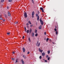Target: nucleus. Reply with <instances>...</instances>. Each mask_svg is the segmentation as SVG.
Here are the masks:
<instances>
[{
  "mask_svg": "<svg viewBox=\"0 0 64 64\" xmlns=\"http://www.w3.org/2000/svg\"><path fill=\"white\" fill-rule=\"evenodd\" d=\"M24 18H27L28 16L27 15V13L26 12H24Z\"/></svg>",
  "mask_w": 64,
  "mask_h": 64,
  "instance_id": "f257e3e1",
  "label": "nucleus"
},
{
  "mask_svg": "<svg viewBox=\"0 0 64 64\" xmlns=\"http://www.w3.org/2000/svg\"><path fill=\"white\" fill-rule=\"evenodd\" d=\"M40 22L41 25H43V22L41 20V18H40Z\"/></svg>",
  "mask_w": 64,
  "mask_h": 64,
  "instance_id": "f03ea898",
  "label": "nucleus"
},
{
  "mask_svg": "<svg viewBox=\"0 0 64 64\" xmlns=\"http://www.w3.org/2000/svg\"><path fill=\"white\" fill-rule=\"evenodd\" d=\"M40 9L42 10V12H44V9L43 8H40Z\"/></svg>",
  "mask_w": 64,
  "mask_h": 64,
  "instance_id": "7ed1b4c3",
  "label": "nucleus"
},
{
  "mask_svg": "<svg viewBox=\"0 0 64 64\" xmlns=\"http://www.w3.org/2000/svg\"><path fill=\"white\" fill-rule=\"evenodd\" d=\"M8 14L9 16H11V14H10V13L8 11Z\"/></svg>",
  "mask_w": 64,
  "mask_h": 64,
  "instance_id": "20e7f679",
  "label": "nucleus"
},
{
  "mask_svg": "<svg viewBox=\"0 0 64 64\" xmlns=\"http://www.w3.org/2000/svg\"><path fill=\"white\" fill-rule=\"evenodd\" d=\"M21 61L22 62V64H24V61L23 60V59H22L21 60Z\"/></svg>",
  "mask_w": 64,
  "mask_h": 64,
  "instance_id": "39448f33",
  "label": "nucleus"
},
{
  "mask_svg": "<svg viewBox=\"0 0 64 64\" xmlns=\"http://www.w3.org/2000/svg\"><path fill=\"white\" fill-rule=\"evenodd\" d=\"M22 50H23V52H25V49L24 47L22 48Z\"/></svg>",
  "mask_w": 64,
  "mask_h": 64,
  "instance_id": "423d86ee",
  "label": "nucleus"
},
{
  "mask_svg": "<svg viewBox=\"0 0 64 64\" xmlns=\"http://www.w3.org/2000/svg\"><path fill=\"white\" fill-rule=\"evenodd\" d=\"M39 50L40 52H42V51H43V50H41V49H40V48H39Z\"/></svg>",
  "mask_w": 64,
  "mask_h": 64,
  "instance_id": "0eeeda50",
  "label": "nucleus"
},
{
  "mask_svg": "<svg viewBox=\"0 0 64 64\" xmlns=\"http://www.w3.org/2000/svg\"><path fill=\"white\" fill-rule=\"evenodd\" d=\"M41 28H42V26L41 25L39 27V29H41Z\"/></svg>",
  "mask_w": 64,
  "mask_h": 64,
  "instance_id": "6e6552de",
  "label": "nucleus"
},
{
  "mask_svg": "<svg viewBox=\"0 0 64 64\" xmlns=\"http://www.w3.org/2000/svg\"><path fill=\"white\" fill-rule=\"evenodd\" d=\"M34 15V12L33 11L32 13V15Z\"/></svg>",
  "mask_w": 64,
  "mask_h": 64,
  "instance_id": "1a4fd4ad",
  "label": "nucleus"
},
{
  "mask_svg": "<svg viewBox=\"0 0 64 64\" xmlns=\"http://www.w3.org/2000/svg\"><path fill=\"white\" fill-rule=\"evenodd\" d=\"M32 36L33 37H34V32H33L32 33Z\"/></svg>",
  "mask_w": 64,
  "mask_h": 64,
  "instance_id": "9d476101",
  "label": "nucleus"
},
{
  "mask_svg": "<svg viewBox=\"0 0 64 64\" xmlns=\"http://www.w3.org/2000/svg\"><path fill=\"white\" fill-rule=\"evenodd\" d=\"M31 1L32 3L33 4H34V0H31Z\"/></svg>",
  "mask_w": 64,
  "mask_h": 64,
  "instance_id": "9b49d317",
  "label": "nucleus"
},
{
  "mask_svg": "<svg viewBox=\"0 0 64 64\" xmlns=\"http://www.w3.org/2000/svg\"><path fill=\"white\" fill-rule=\"evenodd\" d=\"M45 55V54L44 53V52H43L42 53V56H44Z\"/></svg>",
  "mask_w": 64,
  "mask_h": 64,
  "instance_id": "f8f14e48",
  "label": "nucleus"
},
{
  "mask_svg": "<svg viewBox=\"0 0 64 64\" xmlns=\"http://www.w3.org/2000/svg\"><path fill=\"white\" fill-rule=\"evenodd\" d=\"M23 57L24 58V59H26V56H23Z\"/></svg>",
  "mask_w": 64,
  "mask_h": 64,
  "instance_id": "ddd939ff",
  "label": "nucleus"
},
{
  "mask_svg": "<svg viewBox=\"0 0 64 64\" xmlns=\"http://www.w3.org/2000/svg\"><path fill=\"white\" fill-rule=\"evenodd\" d=\"M32 32V29H30L29 31V32L30 33H31Z\"/></svg>",
  "mask_w": 64,
  "mask_h": 64,
  "instance_id": "4468645a",
  "label": "nucleus"
},
{
  "mask_svg": "<svg viewBox=\"0 0 64 64\" xmlns=\"http://www.w3.org/2000/svg\"><path fill=\"white\" fill-rule=\"evenodd\" d=\"M39 16H38V17L37 18V20L38 21H39Z\"/></svg>",
  "mask_w": 64,
  "mask_h": 64,
  "instance_id": "2eb2a0df",
  "label": "nucleus"
},
{
  "mask_svg": "<svg viewBox=\"0 0 64 64\" xmlns=\"http://www.w3.org/2000/svg\"><path fill=\"white\" fill-rule=\"evenodd\" d=\"M40 43H39L38 45V47H39V46H40Z\"/></svg>",
  "mask_w": 64,
  "mask_h": 64,
  "instance_id": "dca6fc26",
  "label": "nucleus"
},
{
  "mask_svg": "<svg viewBox=\"0 0 64 64\" xmlns=\"http://www.w3.org/2000/svg\"><path fill=\"white\" fill-rule=\"evenodd\" d=\"M48 54H50V51H48Z\"/></svg>",
  "mask_w": 64,
  "mask_h": 64,
  "instance_id": "f3484780",
  "label": "nucleus"
},
{
  "mask_svg": "<svg viewBox=\"0 0 64 64\" xmlns=\"http://www.w3.org/2000/svg\"><path fill=\"white\" fill-rule=\"evenodd\" d=\"M28 22V23H29V24H31V22L30 21H29Z\"/></svg>",
  "mask_w": 64,
  "mask_h": 64,
  "instance_id": "a211bd4d",
  "label": "nucleus"
},
{
  "mask_svg": "<svg viewBox=\"0 0 64 64\" xmlns=\"http://www.w3.org/2000/svg\"><path fill=\"white\" fill-rule=\"evenodd\" d=\"M48 40H49V38H47L46 39V42H48Z\"/></svg>",
  "mask_w": 64,
  "mask_h": 64,
  "instance_id": "6ab92c4d",
  "label": "nucleus"
},
{
  "mask_svg": "<svg viewBox=\"0 0 64 64\" xmlns=\"http://www.w3.org/2000/svg\"><path fill=\"white\" fill-rule=\"evenodd\" d=\"M29 32V30H28L27 31V33H28Z\"/></svg>",
  "mask_w": 64,
  "mask_h": 64,
  "instance_id": "aec40b11",
  "label": "nucleus"
},
{
  "mask_svg": "<svg viewBox=\"0 0 64 64\" xmlns=\"http://www.w3.org/2000/svg\"><path fill=\"white\" fill-rule=\"evenodd\" d=\"M8 1L10 2H12V0H9Z\"/></svg>",
  "mask_w": 64,
  "mask_h": 64,
  "instance_id": "412c9836",
  "label": "nucleus"
},
{
  "mask_svg": "<svg viewBox=\"0 0 64 64\" xmlns=\"http://www.w3.org/2000/svg\"><path fill=\"white\" fill-rule=\"evenodd\" d=\"M38 43H39V42L38 41V42H37V44H36V46H37V45H38Z\"/></svg>",
  "mask_w": 64,
  "mask_h": 64,
  "instance_id": "4be33fe9",
  "label": "nucleus"
},
{
  "mask_svg": "<svg viewBox=\"0 0 64 64\" xmlns=\"http://www.w3.org/2000/svg\"><path fill=\"white\" fill-rule=\"evenodd\" d=\"M54 30L55 31H57V29L56 28H54Z\"/></svg>",
  "mask_w": 64,
  "mask_h": 64,
  "instance_id": "5701e85b",
  "label": "nucleus"
},
{
  "mask_svg": "<svg viewBox=\"0 0 64 64\" xmlns=\"http://www.w3.org/2000/svg\"><path fill=\"white\" fill-rule=\"evenodd\" d=\"M35 32L36 33L37 32V30H35Z\"/></svg>",
  "mask_w": 64,
  "mask_h": 64,
  "instance_id": "b1692460",
  "label": "nucleus"
},
{
  "mask_svg": "<svg viewBox=\"0 0 64 64\" xmlns=\"http://www.w3.org/2000/svg\"><path fill=\"white\" fill-rule=\"evenodd\" d=\"M5 17V18H7V15L6 14H5L4 15Z\"/></svg>",
  "mask_w": 64,
  "mask_h": 64,
  "instance_id": "393cba45",
  "label": "nucleus"
},
{
  "mask_svg": "<svg viewBox=\"0 0 64 64\" xmlns=\"http://www.w3.org/2000/svg\"><path fill=\"white\" fill-rule=\"evenodd\" d=\"M42 58V56H40V59H41Z\"/></svg>",
  "mask_w": 64,
  "mask_h": 64,
  "instance_id": "a878e982",
  "label": "nucleus"
},
{
  "mask_svg": "<svg viewBox=\"0 0 64 64\" xmlns=\"http://www.w3.org/2000/svg\"><path fill=\"white\" fill-rule=\"evenodd\" d=\"M36 16H37H37H38V14H36Z\"/></svg>",
  "mask_w": 64,
  "mask_h": 64,
  "instance_id": "bb28decb",
  "label": "nucleus"
},
{
  "mask_svg": "<svg viewBox=\"0 0 64 64\" xmlns=\"http://www.w3.org/2000/svg\"><path fill=\"white\" fill-rule=\"evenodd\" d=\"M12 60H13V61H14V58H11Z\"/></svg>",
  "mask_w": 64,
  "mask_h": 64,
  "instance_id": "cd10ccee",
  "label": "nucleus"
},
{
  "mask_svg": "<svg viewBox=\"0 0 64 64\" xmlns=\"http://www.w3.org/2000/svg\"><path fill=\"white\" fill-rule=\"evenodd\" d=\"M10 34V33H8V32L7 33V34L8 35H9Z\"/></svg>",
  "mask_w": 64,
  "mask_h": 64,
  "instance_id": "c85d7f7f",
  "label": "nucleus"
},
{
  "mask_svg": "<svg viewBox=\"0 0 64 64\" xmlns=\"http://www.w3.org/2000/svg\"><path fill=\"white\" fill-rule=\"evenodd\" d=\"M28 40L30 42V41H31L30 40V38H28Z\"/></svg>",
  "mask_w": 64,
  "mask_h": 64,
  "instance_id": "c756f323",
  "label": "nucleus"
},
{
  "mask_svg": "<svg viewBox=\"0 0 64 64\" xmlns=\"http://www.w3.org/2000/svg\"><path fill=\"white\" fill-rule=\"evenodd\" d=\"M58 34V32H57V31H56V34L57 35V34Z\"/></svg>",
  "mask_w": 64,
  "mask_h": 64,
  "instance_id": "7c9ffc66",
  "label": "nucleus"
},
{
  "mask_svg": "<svg viewBox=\"0 0 64 64\" xmlns=\"http://www.w3.org/2000/svg\"><path fill=\"white\" fill-rule=\"evenodd\" d=\"M50 60V57H49L48 58V60Z\"/></svg>",
  "mask_w": 64,
  "mask_h": 64,
  "instance_id": "2f4dec72",
  "label": "nucleus"
},
{
  "mask_svg": "<svg viewBox=\"0 0 64 64\" xmlns=\"http://www.w3.org/2000/svg\"><path fill=\"white\" fill-rule=\"evenodd\" d=\"M0 20H2V19H3V18H2L0 17Z\"/></svg>",
  "mask_w": 64,
  "mask_h": 64,
  "instance_id": "473e14b6",
  "label": "nucleus"
},
{
  "mask_svg": "<svg viewBox=\"0 0 64 64\" xmlns=\"http://www.w3.org/2000/svg\"><path fill=\"white\" fill-rule=\"evenodd\" d=\"M37 35H38V34H36V35H35V36H37Z\"/></svg>",
  "mask_w": 64,
  "mask_h": 64,
  "instance_id": "72a5a7b5",
  "label": "nucleus"
},
{
  "mask_svg": "<svg viewBox=\"0 0 64 64\" xmlns=\"http://www.w3.org/2000/svg\"><path fill=\"white\" fill-rule=\"evenodd\" d=\"M4 0H1V2H4Z\"/></svg>",
  "mask_w": 64,
  "mask_h": 64,
  "instance_id": "f704fd0d",
  "label": "nucleus"
},
{
  "mask_svg": "<svg viewBox=\"0 0 64 64\" xmlns=\"http://www.w3.org/2000/svg\"><path fill=\"white\" fill-rule=\"evenodd\" d=\"M44 35H46V32H45L44 33Z\"/></svg>",
  "mask_w": 64,
  "mask_h": 64,
  "instance_id": "c9c22d12",
  "label": "nucleus"
},
{
  "mask_svg": "<svg viewBox=\"0 0 64 64\" xmlns=\"http://www.w3.org/2000/svg\"><path fill=\"white\" fill-rule=\"evenodd\" d=\"M17 62H18V60H16V63H17Z\"/></svg>",
  "mask_w": 64,
  "mask_h": 64,
  "instance_id": "e433bc0d",
  "label": "nucleus"
},
{
  "mask_svg": "<svg viewBox=\"0 0 64 64\" xmlns=\"http://www.w3.org/2000/svg\"><path fill=\"white\" fill-rule=\"evenodd\" d=\"M25 37V36H23L22 37V39H24V38Z\"/></svg>",
  "mask_w": 64,
  "mask_h": 64,
  "instance_id": "4c0bfd02",
  "label": "nucleus"
},
{
  "mask_svg": "<svg viewBox=\"0 0 64 64\" xmlns=\"http://www.w3.org/2000/svg\"><path fill=\"white\" fill-rule=\"evenodd\" d=\"M18 22H15V24H17V23H18Z\"/></svg>",
  "mask_w": 64,
  "mask_h": 64,
  "instance_id": "58836bf2",
  "label": "nucleus"
},
{
  "mask_svg": "<svg viewBox=\"0 0 64 64\" xmlns=\"http://www.w3.org/2000/svg\"><path fill=\"white\" fill-rule=\"evenodd\" d=\"M30 53V52H28V53H27L28 54H29Z\"/></svg>",
  "mask_w": 64,
  "mask_h": 64,
  "instance_id": "ea45409f",
  "label": "nucleus"
},
{
  "mask_svg": "<svg viewBox=\"0 0 64 64\" xmlns=\"http://www.w3.org/2000/svg\"><path fill=\"white\" fill-rule=\"evenodd\" d=\"M49 57V56L48 55H46V58H48Z\"/></svg>",
  "mask_w": 64,
  "mask_h": 64,
  "instance_id": "a19ab883",
  "label": "nucleus"
},
{
  "mask_svg": "<svg viewBox=\"0 0 64 64\" xmlns=\"http://www.w3.org/2000/svg\"><path fill=\"white\" fill-rule=\"evenodd\" d=\"M26 25H29V24L28 23H27L26 24Z\"/></svg>",
  "mask_w": 64,
  "mask_h": 64,
  "instance_id": "79ce46f5",
  "label": "nucleus"
},
{
  "mask_svg": "<svg viewBox=\"0 0 64 64\" xmlns=\"http://www.w3.org/2000/svg\"><path fill=\"white\" fill-rule=\"evenodd\" d=\"M32 26H33V25H30V26L31 27H32Z\"/></svg>",
  "mask_w": 64,
  "mask_h": 64,
  "instance_id": "37998d69",
  "label": "nucleus"
},
{
  "mask_svg": "<svg viewBox=\"0 0 64 64\" xmlns=\"http://www.w3.org/2000/svg\"><path fill=\"white\" fill-rule=\"evenodd\" d=\"M34 15H32V18H34Z\"/></svg>",
  "mask_w": 64,
  "mask_h": 64,
  "instance_id": "c03bdc74",
  "label": "nucleus"
},
{
  "mask_svg": "<svg viewBox=\"0 0 64 64\" xmlns=\"http://www.w3.org/2000/svg\"><path fill=\"white\" fill-rule=\"evenodd\" d=\"M12 53L13 54H15V52H12Z\"/></svg>",
  "mask_w": 64,
  "mask_h": 64,
  "instance_id": "a18cd8bd",
  "label": "nucleus"
},
{
  "mask_svg": "<svg viewBox=\"0 0 64 64\" xmlns=\"http://www.w3.org/2000/svg\"><path fill=\"white\" fill-rule=\"evenodd\" d=\"M45 62H47V60H45Z\"/></svg>",
  "mask_w": 64,
  "mask_h": 64,
  "instance_id": "49530a36",
  "label": "nucleus"
},
{
  "mask_svg": "<svg viewBox=\"0 0 64 64\" xmlns=\"http://www.w3.org/2000/svg\"><path fill=\"white\" fill-rule=\"evenodd\" d=\"M7 9H9V7L8 6L7 7Z\"/></svg>",
  "mask_w": 64,
  "mask_h": 64,
  "instance_id": "de8ad7c7",
  "label": "nucleus"
},
{
  "mask_svg": "<svg viewBox=\"0 0 64 64\" xmlns=\"http://www.w3.org/2000/svg\"><path fill=\"white\" fill-rule=\"evenodd\" d=\"M5 21V20L4 19L3 20V22H4V21Z\"/></svg>",
  "mask_w": 64,
  "mask_h": 64,
  "instance_id": "09e8293b",
  "label": "nucleus"
},
{
  "mask_svg": "<svg viewBox=\"0 0 64 64\" xmlns=\"http://www.w3.org/2000/svg\"><path fill=\"white\" fill-rule=\"evenodd\" d=\"M27 28H29V26H27Z\"/></svg>",
  "mask_w": 64,
  "mask_h": 64,
  "instance_id": "8fccbe9b",
  "label": "nucleus"
},
{
  "mask_svg": "<svg viewBox=\"0 0 64 64\" xmlns=\"http://www.w3.org/2000/svg\"><path fill=\"white\" fill-rule=\"evenodd\" d=\"M44 40H46V38H44Z\"/></svg>",
  "mask_w": 64,
  "mask_h": 64,
  "instance_id": "3c124183",
  "label": "nucleus"
},
{
  "mask_svg": "<svg viewBox=\"0 0 64 64\" xmlns=\"http://www.w3.org/2000/svg\"><path fill=\"white\" fill-rule=\"evenodd\" d=\"M24 29H26V27L25 26H24Z\"/></svg>",
  "mask_w": 64,
  "mask_h": 64,
  "instance_id": "603ef678",
  "label": "nucleus"
},
{
  "mask_svg": "<svg viewBox=\"0 0 64 64\" xmlns=\"http://www.w3.org/2000/svg\"><path fill=\"white\" fill-rule=\"evenodd\" d=\"M55 27L56 28H57V26H55Z\"/></svg>",
  "mask_w": 64,
  "mask_h": 64,
  "instance_id": "864d4df0",
  "label": "nucleus"
},
{
  "mask_svg": "<svg viewBox=\"0 0 64 64\" xmlns=\"http://www.w3.org/2000/svg\"><path fill=\"white\" fill-rule=\"evenodd\" d=\"M25 31L26 32H27V31H26V30H25Z\"/></svg>",
  "mask_w": 64,
  "mask_h": 64,
  "instance_id": "5fc2aeb1",
  "label": "nucleus"
},
{
  "mask_svg": "<svg viewBox=\"0 0 64 64\" xmlns=\"http://www.w3.org/2000/svg\"><path fill=\"white\" fill-rule=\"evenodd\" d=\"M1 16H2L1 15H0V17H1Z\"/></svg>",
  "mask_w": 64,
  "mask_h": 64,
  "instance_id": "6e6d98bb",
  "label": "nucleus"
},
{
  "mask_svg": "<svg viewBox=\"0 0 64 64\" xmlns=\"http://www.w3.org/2000/svg\"><path fill=\"white\" fill-rule=\"evenodd\" d=\"M24 29H25V30H26V28H25Z\"/></svg>",
  "mask_w": 64,
  "mask_h": 64,
  "instance_id": "4d7b16f0",
  "label": "nucleus"
},
{
  "mask_svg": "<svg viewBox=\"0 0 64 64\" xmlns=\"http://www.w3.org/2000/svg\"><path fill=\"white\" fill-rule=\"evenodd\" d=\"M52 43H53V44H54V42H52Z\"/></svg>",
  "mask_w": 64,
  "mask_h": 64,
  "instance_id": "13d9d810",
  "label": "nucleus"
},
{
  "mask_svg": "<svg viewBox=\"0 0 64 64\" xmlns=\"http://www.w3.org/2000/svg\"><path fill=\"white\" fill-rule=\"evenodd\" d=\"M1 18V17H0V18Z\"/></svg>",
  "mask_w": 64,
  "mask_h": 64,
  "instance_id": "bf43d9fd",
  "label": "nucleus"
}]
</instances>
